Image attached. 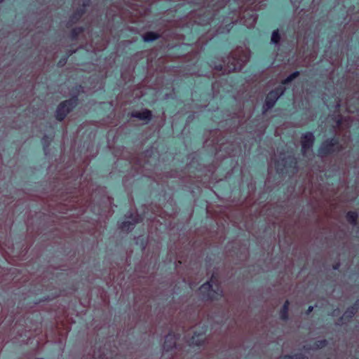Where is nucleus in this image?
I'll return each instance as SVG.
<instances>
[{
  "label": "nucleus",
  "mask_w": 359,
  "mask_h": 359,
  "mask_svg": "<svg viewBox=\"0 0 359 359\" xmlns=\"http://www.w3.org/2000/svg\"><path fill=\"white\" fill-rule=\"evenodd\" d=\"M71 106V101H65L62 103L57 109V118L59 120H62L66 114L69 112Z\"/></svg>",
  "instance_id": "1"
},
{
  "label": "nucleus",
  "mask_w": 359,
  "mask_h": 359,
  "mask_svg": "<svg viewBox=\"0 0 359 359\" xmlns=\"http://www.w3.org/2000/svg\"><path fill=\"white\" fill-rule=\"evenodd\" d=\"M313 140L314 137L312 133H307L304 135L302 138V149L304 151L312 145Z\"/></svg>",
  "instance_id": "2"
},
{
  "label": "nucleus",
  "mask_w": 359,
  "mask_h": 359,
  "mask_svg": "<svg viewBox=\"0 0 359 359\" xmlns=\"http://www.w3.org/2000/svg\"><path fill=\"white\" fill-rule=\"evenodd\" d=\"M279 97V93L278 92H271L266 97V107L269 109L271 107L278 97Z\"/></svg>",
  "instance_id": "3"
},
{
  "label": "nucleus",
  "mask_w": 359,
  "mask_h": 359,
  "mask_svg": "<svg viewBox=\"0 0 359 359\" xmlns=\"http://www.w3.org/2000/svg\"><path fill=\"white\" fill-rule=\"evenodd\" d=\"M134 117L138 118L140 120H149L151 118V111L148 110H144L141 112H136L133 114Z\"/></svg>",
  "instance_id": "4"
},
{
  "label": "nucleus",
  "mask_w": 359,
  "mask_h": 359,
  "mask_svg": "<svg viewBox=\"0 0 359 359\" xmlns=\"http://www.w3.org/2000/svg\"><path fill=\"white\" fill-rule=\"evenodd\" d=\"M213 279L211 280L210 283H207L201 286L200 288L201 293H205L206 291L209 292L208 295L210 296V289L213 290Z\"/></svg>",
  "instance_id": "5"
},
{
  "label": "nucleus",
  "mask_w": 359,
  "mask_h": 359,
  "mask_svg": "<svg viewBox=\"0 0 359 359\" xmlns=\"http://www.w3.org/2000/svg\"><path fill=\"white\" fill-rule=\"evenodd\" d=\"M158 38L157 34L153 32H149L143 36L144 41H151Z\"/></svg>",
  "instance_id": "6"
},
{
  "label": "nucleus",
  "mask_w": 359,
  "mask_h": 359,
  "mask_svg": "<svg viewBox=\"0 0 359 359\" xmlns=\"http://www.w3.org/2000/svg\"><path fill=\"white\" fill-rule=\"evenodd\" d=\"M280 39V36L278 31H274L272 33L271 36V42L274 43H277Z\"/></svg>",
  "instance_id": "7"
},
{
  "label": "nucleus",
  "mask_w": 359,
  "mask_h": 359,
  "mask_svg": "<svg viewBox=\"0 0 359 359\" xmlns=\"http://www.w3.org/2000/svg\"><path fill=\"white\" fill-rule=\"evenodd\" d=\"M298 74V72H294L292 75H290L286 80L285 83H288L289 81H292L294 77H296Z\"/></svg>",
  "instance_id": "8"
},
{
  "label": "nucleus",
  "mask_w": 359,
  "mask_h": 359,
  "mask_svg": "<svg viewBox=\"0 0 359 359\" xmlns=\"http://www.w3.org/2000/svg\"><path fill=\"white\" fill-rule=\"evenodd\" d=\"M348 217L351 219L353 221L355 220L356 215L354 212H350L348 214Z\"/></svg>",
  "instance_id": "9"
},
{
  "label": "nucleus",
  "mask_w": 359,
  "mask_h": 359,
  "mask_svg": "<svg viewBox=\"0 0 359 359\" xmlns=\"http://www.w3.org/2000/svg\"><path fill=\"white\" fill-rule=\"evenodd\" d=\"M284 308H285V309H287V304H285L284 305Z\"/></svg>",
  "instance_id": "10"
},
{
  "label": "nucleus",
  "mask_w": 359,
  "mask_h": 359,
  "mask_svg": "<svg viewBox=\"0 0 359 359\" xmlns=\"http://www.w3.org/2000/svg\"><path fill=\"white\" fill-rule=\"evenodd\" d=\"M312 309H313V308H312L311 306H310V307H309V312H310V311H312Z\"/></svg>",
  "instance_id": "11"
}]
</instances>
